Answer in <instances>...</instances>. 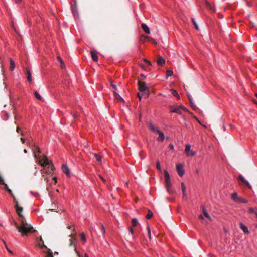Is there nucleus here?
Returning <instances> with one entry per match:
<instances>
[{"mask_svg":"<svg viewBox=\"0 0 257 257\" xmlns=\"http://www.w3.org/2000/svg\"><path fill=\"white\" fill-rule=\"evenodd\" d=\"M181 188H182V199L184 201H186L187 199V194H186V187L185 186V184L183 182L181 183Z\"/></svg>","mask_w":257,"mask_h":257,"instance_id":"nucleus-8","label":"nucleus"},{"mask_svg":"<svg viewBox=\"0 0 257 257\" xmlns=\"http://www.w3.org/2000/svg\"><path fill=\"white\" fill-rule=\"evenodd\" d=\"M177 107L179 109V110L181 111L182 110L186 111V112H190L183 105H180L178 106H177Z\"/></svg>","mask_w":257,"mask_h":257,"instance_id":"nucleus-32","label":"nucleus"},{"mask_svg":"<svg viewBox=\"0 0 257 257\" xmlns=\"http://www.w3.org/2000/svg\"><path fill=\"white\" fill-rule=\"evenodd\" d=\"M194 118H195L196 120H197V121H198L199 123H200V121H199V120L197 119V118L196 117L194 116Z\"/></svg>","mask_w":257,"mask_h":257,"instance_id":"nucleus-61","label":"nucleus"},{"mask_svg":"<svg viewBox=\"0 0 257 257\" xmlns=\"http://www.w3.org/2000/svg\"><path fill=\"white\" fill-rule=\"evenodd\" d=\"M26 74H27V78L28 81L29 82H32L31 73L30 71L28 69H26Z\"/></svg>","mask_w":257,"mask_h":257,"instance_id":"nucleus-18","label":"nucleus"},{"mask_svg":"<svg viewBox=\"0 0 257 257\" xmlns=\"http://www.w3.org/2000/svg\"><path fill=\"white\" fill-rule=\"evenodd\" d=\"M141 27L142 29L147 33L149 34L150 33V29L148 26L144 23L142 24Z\"/></svg>","mask_w":257,"mask_h":257,"instance_id":"nucleus-16","label":"nucleus"},{"mask_svg":"<svg viewBox=\"0 0 257 257\" xmlns=\"http://www.w3.org/2000/svg\"><path fill=\"white\" fill-rule=\"evenodd\" d=\"M138 222L137 219L133 218L132 220V224L133 227H135L138 224Z\"/></svg>","mask_w":257,"mask_h":257,"instance_id":"nucleus-34","label":"nucleus"},{"mask_svg":"<svg viewBox=\"0 0 257 257\" xmlns=\"http://www.w3.org/2000/svg\"><path fill=\"white\" fill-rule=\"evenodd\" d=\"M170 112L171 113H176L179 115H181L182 114V112L181 111L179 110V109L177 107V106H176V107H171V109L170 110Z\"/></svg>","mask_w":257,"mask_h":257,"instance_id":"nucleus-14","label":"nucleus"},{"mask_svg":"<svg viewBox=\"0 0 257 257\" xmlns=\"http://www.w3.org/2000/svg\"><path fill=\"white\" fill-rule=\"evenodd\" d=\"M3 242H4V243L5 244V247H6V248L7 250H8V251L10 253H11V254H13V252L8 248V247H7V244H6V242H5L4 241Z\"/></svg>","mask_w":257,"mask_h":257,"instance_id":"nucleus-42","label":"nucleus"},{"mask_svg":"<svg viewBox=\"0 0 257 257\" xmlns=\"http://www.w3.org/2000/svg\"><path fill=\"white\" fill-rule=\"evenodd\" d=\"M24 152L25 153H27V150L26 149H24Z\"/></svg>","mask_w":257,"mask_h":257,"instance_id":"nucleus-62","label":"nucleus"},{"mask_svg":"<svg viewBox=\"0 0 257 257\" xmlns=\"http://www.w3.org/2000/svg\"><path fill=\"white\" fill-rule=\"evenodd\" d=\"M205 5L209 9H210L212 11H215L214 7L212 6L208 2L205 1Z\"/></svg>","mask_w":257,"mask_h":257,"instance_id":"nucleus-24","label":"nucleus"},{"mask_svg":"<svg viewBox=\"0 0 257 257\" xmlns=\"http://www.w3.org/2000/svg\"><path fill=\"white\" fill-rule=\"evenodd\" d=\"M176 170L180 176H183L184 174V170L183 169V165L182 164H177L176 165Z\"/></svg>","mask_w":257,"mask_h":257,"instance_id":"nucleus-6","label":"nucleus"},{"mask_svg":"<svg viewBox=\"0 0 257 257\" xmlns=\"http://www.w3.org/2000/svg\"><path fill=\"white\" fill-rule=\"evenodd\" d=\"M20 131L21 128L17 126L16 129V131L17 132V133H19Z\"/></svg>","mask_w":257,"mask_h":257,"instance_id":"nucleus-52","label":"nucleus"},{"mask_svg":"<svg viewBox=\"0 0 257 257\" xmlns=\"http://www.w3.org/2000/svg\"><path fill=\"white\" fill-rule=\"evenodd\" d=\"M3 185H4L5 186V189H6L8 192L12 196V197L14 198V197H15L14 195L13 194L12 190L9 188L8 187V186L7 185V184H5L4 183V184H2Z\"/></svg>","mask_w":257,"mask_h":257,"instance_id":"nucleus-19","label":"nucleus"},{"mask_svg":"<svg viewBox=\"0 0 257 257\" xmlns=\"http://www.w3.org/2000/svg\"><path fill=\"white\" fill-rule=\"evenodd\" d=\"M205 5L209 9H210L212 11H215L214 7L212 6L208 2L205 1Z\"/></svg>","mask_w":257,"mask_h":257,"instance_id":"nucleus-25","label":"nucleus"},{"mask_svg":"<svg viewBox=\"0 0 257 257\" xmlns=\"http://www.w3.org/2000/svg\"><path fill=\"white\" fill-rule=\"evenodd\" d=\"M169 92L170 93L168 94V95H169V96L171 95H172L173 96H179L178 93L175 89H170L169 90Z\"/></svg>","mask_w":257,"mask_h":257,"instance_id":"nucleus-21","label":"nucleus"},{"mask_svg":"<svg viewBox=\"0 0 257 257\" xmlns=\"http://www.w3.org/2000/svg\"><path fill=\"white\" fill-rule=\"evenodd\" d=\"M156 62L159 65L163 66L165 64V61L162 57H159Z\"/></svg>","mask_w":257,"mask_h":257,"instance_id":"nucleus-15","label":"nucleus"},{"mask_svg":"<svg viewBox=\"0 0 257 257\" xmlns=\"http://www.w3.org/2000/svg\"><path fill=\"white\" fill-rule=\"evenodd\" d=\"M101 227H102V228H101V232H102V234H104V233H105L104 227V226L102 224H101Z\"/></svg>","mask_w":257,"mask_h":257,"instance_id":"nucleus-45","label":"nucleus"},{"mask_svg":"<svg viewBox=\"0 0 257 257\" xmlns=\"http://www.w3.org/2000/svg\"><path fill=\"white\" fill-rule=\"evenodd\" d=\"M166 186V187L167 189V191L170 193V194H173L175 192V191L173 190L171 188V183H170V185L169 186H168L167 185H165Z\"/></svg>","mask_w":257,"mask_h":257,"instance_id":"nucleus-28","label":"nucleus"},{"mask_svg":"<svg viewBox=\"0 0 257 257\" xmlns=\"http://www.w3.org/2000/svg\"><path fill=\"white\" fill-rule=\"evenodd\" d=\"M67 228H68V229H71V226H68L67 227Z\"/></svg>","mask_w":257,"mask_h":257,"instance_id":"nucleus-64","label":"nucleus"},{"mask_svg":"<svg viewBox=\"0 0 257 257\" xmlns=\"http://www.w3.org/2000/svg\"><path fill=\"white\" fill-rule=\"evenodd\" d=\"M130 232L132 234H133L134 231H133V229L132 228H130Z\"/></svg>","mask_w":257,"mask_h":257,"instance_id":"nucleus-54","label":"nucleus"},{"mask_svg":"<svg viewBox=\"0 0 257 257\" xmlns=\"http://www.w3.org/2000/svg\"><path fill=\"white\" fill-rule=\"evenodd\" d=\"M192 22H193V24H194L196 29L198 30H199V27H198V26L197 23L195 21V19L194 18H192Z\"/></svg>","mask_w":257,"mask_h":257,"instance_id":"nucleus-36","label":"nucleus"},{"mask_svg":"<svg viewBox=\"0 0 257 257\" xmlns=\"http://www.w3.org/2000/svg\"><path fill=\"white\" fill-rule=\"evenodd\" d=\"M156 168L158 170L161 171V166H160L159 161H157L156 162Z\"/></svg>","mask_w":257,"mask_h":257,"instance_id":"nucleus-40","label":"nucleus"},{"mask_svg":"<svg viewBox=\"0 0 257 257\" xmlns=\"http://www.w3.org/2000/svg\"><path fill=\"white\" fill-rule=\"evenodd\" d=\"M69 237L71 238L69 240L68 246L70 248H72V250H74L76 253L78 255V252L77 251L76 247V235L71 234L69 235Z\"/></svg>","mask_w":257,"mask_h":257,"instance_id":"nucleus-3","label":"nucleus"},{"mask_svg":"<svg viewBox=\"0 0 257 257\" xmlns=\"http://www.w3.org/2000/svg\"><path fill=\"white\" fill-rule=\"evenodd\" d=\"M13 224L15 225V226L17 228V229L19 230V228H20V227L18 226L17 223L15 221H14Z\"/></svg>","mask_w":257,"mask_h":257,"instance_id":"nucleus-46","label":"nucleus"},{"mask_svg":"<svg viewBox=\"0 0 257 257\" xmlns=\"http://www.w3.org/2000/svg\"><path fill=\"white\" fill-rule=\"evenodd\" d=\"M144 62H146L147 64H148V65H151V62H150L149 60H147V59H144Z\"/></svg>","mask_w":257,"mask_h":257,"instance_id":"nucleus-47","label":"nucleus"},{"mask_svg":"<svg viewBox=\"0 0 257 257\" xmlns=\"http://www.w3.org/2000/svg\"><path fill=\"white\" fill-rule=\"evenodd\" d=\"M169 148L170 149H172V150H173L174 149V146L173 144H170L169 145Z\"/></svg>","mask_w":257,"mask_h":257,"instance_id":"nucleus-49","label":"nucleus"},{"mask_svg":"<svg viewBox=\"0 0 257 257\" xmlns=\"http://www.w3.org/2000/svg\"><path fill=\"white\" fill-rule=\"evenodd\" d=\"M138 85L139 89L140 91H146L147 89V87L146 86L145 82L140 80H138Z\"/></svg>","mask_w":257,"mask_h":257,"instance_id":"nucleus-7","label":"nucleus"},{"mask_svg":"<svg viewBox=\"0 0 257 257\" xmlns=\"http://www.w3.org/2000/svg\"><path fill=\"white\" fill-rule=\"evenodd\" d=\"M91 55L92 59L93 61H94L95 62L98 61V58L97 55V51H96L93 50L92 51H91Z\"/></svg>","mask_w":257,"mask_h":257,"instance_id":"nucleus-12","label":"nucleus"},{"mask_svg":"<svg viewBox=\"0 0 257 257\" xmlns=\"http://www.w3.org/2000/svg\"><path fill=\"white\" fill-rule=\"evenodd\" d=\"M114 95L115 96H120L118 94L116 93V92H114Z\"/></svg>","mask_w":257,"mask_h":257,"instance_id":"nucleus-60","label":"nucleus"},{"mask_svg":"<svg viewBox=\"0 0 257 257\" xmlns=\"http://www.w3.org/2000/svg\"><path fill=\"white\" fill-rule=\"evenodd\" d=\"M34 94H35V96H40L39 94L36 91H35Z\"/></svg>","mask_w":257,"mask_h":257,"instance_id":"nucleus-50","label":"nucleus"},{"mask_svg":"<svg viewBox=\"0 0 257 257\" xmlns=\"http://www.w3.org/2000/svg\"><path fill=\"white\" fill-rule=\"evenodd\" d=\"M153 216V213L150 210H148V214L146 215V218L147 219H150Z\"/></svg>","mask_w":257,"mask_h":257,"instance_id":"nucleus-33","label":"nucleus"},{"mask_svg":"<svg viewBox=\"0 0 257 257\" xmlns=\"http://www.w3.org/2000/svg\"><path fill=\"white\" fill-rule=\"evenodd\" d=\"M71 10H72V12L74 16V17H78V12H77V10L76 8V7L74 6H72L71 7Z\"/></svg>","mask_w":257,"mask_h":257,"instance_id":"nucleus-22","label":"nucleus"},{"mask_svg":"<svg viewBox=\"0 0 257 257\" xmlns=\"http://www.w3.org/2000/svg\"><path fill=\"white\" fill-rule=\"evenodd\" d=\"M188 156H194L195 155V152L193 151L190 150V152L186 153Z\"/></svg>","mask_w":257,"mask_h":257,"instance_id":"nucleus-38","label":"nucleus"},{"mask_svg":"<svg viewBox=\"0 0 257 257\" xmlns=\"http://www.w3.org/2000/svg\"><path fill=\"white\" fill-rule=\"evenodd\" d=\"M231 198L235 202H237L239 197L237 196L236 193H234L231 195Z\"/></svg>","mask_w":257,"mask_h":257,"instance_id":"nucleus-31","label":"nucleus"},{"mask_svg":"<svg viewBox=\"0 0 257 257\" xmlns=\"http://www.w3.org/2000/svg\"><path fill=\"white\" fill-rule=\"evenodd\" d=\"M248 202L247 200L244 198H242V197H239L238 199V200L237 201V202L238 203H246Z\"/></svg>","mask_w":257,"mask_h":257,"instance_id":"nucleus-27","label":"nucleus"},{"mask_svg":"<svg viewBox=\"0 0 257 257\" xmlns=\"http://www.w3.org/2000/svg\"><path fill=\"white\" fill-rule=\"evenodd\" d=\"M239 179L240 180V181L242 182V183L246 185L249 189H252L251 186L249 184V183L241 175H240L239 176Z\"/></svg>","mask_w":257,"mask_h":257,"instance_id":"nucleus-9","label":"nucleus"},{"mask_svg":"<svg viewBox=\"0 0 257 257\" xmlns=\"http://www.w3.org/2000/svg\"><path fill=\"white\" fill-rule=\"evenodd\" d=\"M189 102H190V106H191V107H192L193 108H195V105L194 104V103H193L192 102V99H191V97H189Z\"/></svg>","mask_w":257,"mask_h":257,"instance_id":"nucleus-41","label":"nucleus"},{"mask_svg":"<svg viewBox=\"0 0 257 257\" xmlns=\"http://www.w3.org/2000/svg\"><path fill=\"white\" fill-rule=\"evenodd\" d=\"M190 149H191L190 145L189 144L186 145L185 146V152H186V153L190 152V151L191 150Z\"/></svg>","mask_w":257,"mask_h":257,"instance_id":"nucleus-35","label":"nucleus"},{"mask_svg":"<svg viewBox=\"0 0 257 257\" xmlns=\"http://www.w3.org/2000/svg\"><path fill=\"white\" fill-rule=\"evenodd\" d=\"M99 177L100 178V179L103 181V182H105V180L104 179V178L101 176V175H99Z\"/></svg>","mask_w":257,"mask_h":257,"instance_id":"nucleus-53","label":"nucleus"},{"mask_svg":"<svg viewBox=\"0 0 257 257\" xmlns=\"http://www.w3.org/2000/svg\"><path fill=\"white\" fill-rule=\"evenodd\" d=\"M148 126L149 127V128L152 132H155V133H157L158 131H159V129H158L157 128H156L155 126H154L153 125V124L151 122L149 123L148 124Z\"/></svg>","mask_w":257,"mask_h":257,"instance_id":"nucleus-13","label":"nucleus"},{"mask_svg":"<svg viewBox=\"0 0 257 257\" xmlns=\"http://www.w3.org/2000/svg\"><path fill=\"white\" fill-rule=\"evenodd\" d=\"M147 231L148 236L149 238L151 239V232L149 226L147 227Z\"/></svg>","mask_w":257,"mask_h":257,"instance_id":"nucleus-43","label":"nucleus"},{"mask_svg":"<svg viewBox=\"0 0 257 257\" xmlns=\"http://www.w3.org/2000/svg\"><path fill=\"white\" fill-rule=\"evenodd\" d=\"M13 200H14V202L15 203V208H16V211H17V213L18 215L20 217H23V215L22 214V211L23 210V208L22 207H20V206H19L18 202L17 200V199H16L15 197H14Z\"/></svg>","mask_w":257,"mask_h":257,"instance_id":"nucleus-4","label":"nucleus"},{"mask_svg":"<svg viewBox=\"0 0 257 257\" xmlns=\"http://www.w3.org/2000/svg\"><path fill=\"white\" fill-rule=\"evenodd\" d=\"M22 1V0H15L16 3H19Z\"/></svg>","mask_w":257,"mask_h":257,"instance_id":"nucleus-58","label":"nucleus"},{"mask_svg":"<svg viewBox=\"0 0 257 257\" xmlns=\"http://www.w3.org/2000/svg\"><path fill=\"white\" fill-rule=\"evenodd\" d=\"M199 218H200V219H203V216H202L201 214H200V215L199 216Z\"/></svg>","mask_w":257,"mask_h":257,"instance_id":"nucleus-57","label":"nucleus"},{"mask_svg":"<svg viewBox=\"0 0 257 257\" xmlns=\"http://www.w3.org/2000/svg\"><path fill=\"white\" fill-rule=\"evenodd\" d=\"M252 101L255 104H257V102L254 99H252Z\"/></svg>","mask_w":257,"mask_h":257,"instance_id":"nucleus-59","label":"nucleus"},{"mask_svg":"<svg viewBox=\"0 0 257 257\" xmlns=\"http://www.w3.org/2000/svg\"><path fill=\"white\" fill-rule=\"evenodd\" d=\"M93 155L96 159L97 161L98 162H99V163L101 162V157L100 156H99L97 153H93Z\"/></svg>","mask_w":257,"mask_h":257,"instance_id":"nucleus-26","label":"nucleus"},{"mask_svg":"<svg viewBox=\"0 0 257 257\" xmlns=\"http://www.w3.org/2000/svg\"><path fill=\"white\" fill-rule=\"evenodd\" d=\"M254 213H255V215H256V217H257V209H256V210L255 211Z\"/></svg>","mask_w":257,"mask_h":257,"instance_id":"nucleus-63","label":"nucleus"},{"mask_svg":"<svg viewBox=\"0 0 257 257\" xmlns=\"http://www.w3.org/2000/svg\"><path fill=\"white\" fill-rule=\"evenodd\" d=\"M157 133L159 135V137L157 138V140L158 141H163L165 139V135L164 133L160 130L158 131Z\"/></svg>","mask_w":257,"mask_h":257,"instance_id":"nucleus-11","label":"nucleus"},{"mask_svg":"<svg viewBox=\"0 0 257 257\" xmlns=\"http://www.w3.org/2000/svg\"><path fill=\"white\" fill-rule=\"evenodd\" d=\"M240 227L244 233L248 234L249 233V230L247 227L246 226H245L243 223H240Z\"/></svg>","mask_w":257,"mask_h":257,"instance_id":"nucleus-17","label":"nucleus"},{"mask_svg":"<svg viewBox=\"0 0 257 257\" xmlns=\"http://www.w3.org/2000/svg\"><path fill=\"white\" fill-rule=\"evenodd\" d=\"M10 70L11 71H13V70L14 69V68L15 67V64L14 61L13 60V59L12 58H10Z\"/></svg>","mask_w":257,"mask_h":257,"instance_id":"nucleus-20","label":"nucleus"},{"mask_svg":"<svg viewBox=\"0 0 257 257\" xmlns=\"http://www.w3.org/2000/svg\"><path fill=\"white\" fill-rule=\"evenodd\" d=\"M173 72L172 70H168L166 72V77H168L169 76H171L173 75Z\"/></svg>","mask_w":257,"mask_h":257,"instance_id":"nucleus-37","label":"nucleus"},{"mask_svg":"<svg viewBox=\"0 0 257 257\" xmlns=\"http://www.w3.org/2000/svg\"><path fill=\"white\" fill-rule=\"evenodd\" d=\"M256 209H254V208H250L249 209V211L250 213H254V212L256 210Z\"/></svg>","mask_w":257,"mask_h":257,"instance_id":"nucleus-44","label":"nucleus"},{"mask_svg":"<svg viewBox=\"0 0 257 257\" xmlns=\"http://www.w3.org/2000/svg\"><path fill=\"white\" fill-rule=\"evenodd\" d=\"M164 176H165V185H167L168 186H169L170 185V183H171L169 174L166 170H164Z\"/></svg>","mask_w":257,"mask_h":257,"instance_id":"nucleus-5","label":"nucleus"},{"mask_svg":"<svg viewBox=\"0 0 257 257\" xmlns=\"http://www.w3.org/2000/svg\"><path fill=\"white\" fill-rule=\"evenodd\" d=\"M33 156L35 158L39 159V163L42 167H44L46 165H50L51 170H54L55 168L54 165L52 164V162L48 160L46 156H43L42 158H41L38 155H36L34 152H33Z\"/></svg>","mask_w":257,"mask_h":257,"instance_id":"nucleus-2","label":"nucleus"},{"mask_svg":"<svg viewBox=\"0 0 257 257\" xmlns=\"http://www.w3.org/2000/svg\"><path fill=\"white\" fill-rule=\"evenodd\" d=\"M57 59L60 63V67L62 69H64L65 68V65L64 64V61L59 56H57Z\"/></svg>","mask_w":257,"mask_h":257,"instance_id":"nucleus-23","label":"nucleus"},{"mask_svg":"<svg viewBox=\"0 0 257 257\" xmlns=\"http://www.w3.org/2000/svg\"><path fill=\"white\" fill-rule=\"evenodd\" d=\"M111 86L114 89H116V86L113 84L112 83H111Z\"/></svg>","mask_w":257,"mask_h":257,"instance_id":"nucleus-55","label":"nucleus"},{"mask_svg":"<svg viewBox=\"0 0 257 257\" xmlns=\"http://www.w3.org/2000/svg\"><path fill=\"white\" fill-rule=\"evenodd\" d=\"M202 211H203V214L207 218L210 219H211V217L210 216V215H209V214L206 212V211L205 210L204 207L203 206H202Z\"/></svg>","mask_w":257,"mask_h":257,"instance_id":"nucleus-29","label":"nucleus"},{"mask_svg":"<svg viewBox=\"0 0 257 257\" xmlns=\"http://www.w3.org/2000/svg\"><path fill=\"white\" fill-rule=\"evenodd\" d=\"M36 147V151L39 153H41V151H40V148L38 147V146H35Z\"/></svg>","mask_w":257,"mask_h":257,"instance_id":"nucleus-48","label":"nucleus"},{"mask_svg":"<svg viewBox=\"0 0 257 257\" xmlns=\"http://www.w3.org/2000/svg\"><path fill=\"white\" fill-rule=\"evenodd\" d=\"M21 218V224L20 228H19V232L23 235H27L28 233L35 231V230H33V227L26 222L24 216Z\"/></svg>","mask_w":257,"mask_h":257,"instance_id":"nucleus-1","label":"nucleus"},{"mask_svg":"<svg viewBox=\"0 0 257 257\" xmlns=\"http://www.w3.org/2000/svg\"><path fill=\"white\" fill-rule=\"evenodd\" d=\"M73 117L74 119H75L78 117V115L76 113H74L73 114Z\"/></svg>","mask_w":257,"mask_h":257,"instance_id":"nucleus-51","label":"nucleus"},{"mask_svg":"<svg viewBox=\"0 0 257 257\" xmlns=\"http://www.w3.org/2000/svg\"><path fill=\"white\" fill-rule=\"evenodd\" d=\"M21 140L22 141V143L24 144L25 143V139L23 138H21Z\"/></svg>","mask_w":257,"mask_h":257,"instance_id":"nucleus-56","label":"nucleus"},{"mask_svg":"<svg viewBox=\"0 0 257 257\" xmlns=\"http://www.w3.org/2000/svg\"><path fill=\"white\" fill-rule=\"evenodd\" d=\"M114 102H122L123 103H124L125 101L122 97H115L114 100Z\"/></svg>","mask_w":257,"mask_h":257,"instance_id":"nucleus-30","label":"nucleus"},{"mask_svg":"<svg viewBox=\"0 0 257 257\" xmlns=\"http://www.w3.org/2000/svg\"><path fill=\"white\" fill-rule=\"evenodd\" d=\"M80 236H81V239L84 241V242H86V237H85V235L84 234V233H81L80 234Z\"/></svg>","mask_w":257,"mask_h":257,"instance_id":"nucleus-39","label":"nucleus"},{"mask_svg":"<svg viewBox=\"0 0 257 257\" xmlns=\"http://www.w3.org/2000/svg\"><path fill=\"white\" fill-rule=\"evenodd\" d=\"M62 170L63 172L66 174L67 176H70V170L66 165L63 164L62 166Z\"/></svg>","mask_w":257,"mask_h":257,"instance_id":"nucleus-10","label":"nucleus"}]
</instances>
